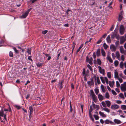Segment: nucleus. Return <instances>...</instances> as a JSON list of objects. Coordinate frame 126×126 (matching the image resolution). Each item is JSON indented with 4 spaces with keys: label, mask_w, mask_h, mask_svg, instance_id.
<instances>
[{
    "label": "nucleus",
    "mask_w": 126,
    "mask_h": 126,
    "mask_svg": "<svg viewBox=\"0 0 126 126\" xmlns=\"http://www.w3.org/2000/svg\"><path fill=\"white\" fill-rule=\"evenodd\" d=\"M82 73L83 76H84V78L86 79V76L87 75V74L85 72V70L84 68L83 69V72Z\"/></svg>",
    "instance_id": "20"
},
{
    "label": "nucleus",
    "mask_w": 126,
    "mask_h": 126,
    "mask_svg": "<svg viewBox=\"0 0 126 126\" xmlns=\"http://www.w3.org/2000/svg\"><path fill=\"white\" fill-rule=\"evenodd\" d=\"M4 110L5 111H9V112H11V109L10 107V106H9V107L8 109H6V108H4Z\"/></svg>",
    "instance_id": "31"
},
{
    "label": "nucleus",
    "mask_w": 126,
    "mask_h": 126,
    "mask_svg": "<svg viewBox=\"0 0 126 126\" xmlns=\"http://www.w3.org/2000/svg\"><path fill=\"white\" fill-rule=\"evenodd\" d=\"M94 91L96 94H97L99 93V91L98 89L97 88H95L94 89Z\"/></svg>",
    "instance_id": "43"
},
{
    "label": "nucleus",
    "mask_w": 126,
    "mask_h": 126,
    "mask_svg": "<svg viewBox=\"0 0 126 126\" xmlns=\"http://www.w3.org/2000/svg\"><path fill=\"white\" fill-rule=\"evenodd\" d=\"M103 45L104 48L105 49H106L108 47L106 44H104Z\"/></svg>",
    "instance_id": "54"
},
{
    "label": "nucleus",
    "mask_w": 126,
    "mask_h": 126,
    "mask_svg": "<svg viewBox=\"0 0 126 126\" xmlns=\"http://www.w3.org/2000/svg\"><path fill=\"white\" fill-rule=\"evenodd\" d=\"M124 65V64L123 62H121L120 63V67L121 68L123 69V68Z\"/></svg>",
    "instance_id": "34"
},
{
    "label": "nucleus",
    "mask_w": 126,
    "mask_h": 126,
    "mask_svg": "<svg viewBox=\"0 0 126 126\" xmlns=\"http://www.w3.org/2000/svg\"><path fill=\"white\" fill-rule=\"evenodd\" d=\"M111 92L113 95H117V94L116 92L113 90H111Z\"/></svg>",
    "instance_id": "49"
},
{
    "label": "nucleus",
    "mask_w": 126,
    "mask_h": 126,
    "mask_svg": "<svg viewBox=\"0 0 126 126\" xmlns=\"http://www.w3.org/2000/svg\"><path fill=\"white\" fill-rule=\"evenodd\" d=\"M89 116H90V118L92 120V121L93 122H94V119L93 118V117L92 116V115L91 113V112H89Z\"/></svg>",
    "instance_id": "37"
},
{
    "label": "nucleus",
    "mask_w": 126,
    "mask_h": 126,
    "mask_svg": "<svg viewBox=\"0 0 126 126\" xmlns=\"http://www.w3.org/2000/svg\"><path fill=\"white\" fill-rule=\"evenodd\" d=\"M93 109L92 108V106L91 105L90 106V110H89V112H91L92 111H93Z\"/></svg>",
    "instance_id": "60"
},
{
    "label": "nucleus",
    "mask_w": 126,
    "mask_h": 126,
    "mask_svg": "<svg viewBox=\"0 0 126 126\" xmlns=\"http://www.w3.org/2000/svg\"><path fill=\"white\" fill-rule=\"evenodd\" d=\"M107 41V42L110 43L111 42V40L110 39V36L109 35L106 38Z\"/></svg>",
    "instance_id": "25"
},
{
    "label": "nucleus",
    "mask_w": 126,
    "mask_h": 126,
    "mask_svg": "<svg viewBox=\"0 0 126 126\" xmlns=\"http://www.w3.org/2000/svg\"><path fill=\"white\" fill-rule=\"evenodd\" d=\"M101 88L103 92H105V90L104 86L103 85H101Z\"/></svg>",
    "instance_id": "42"
},
{
    "label": "nucleus",
    "mask_w": 126,
    "mask_h": 126,
    "mask_svg": "<svg viewBox=\"0 0 126 126\" xmlns=\"http://www.w3.org/2000/svg\"><path fill=\"white\" fill-rule=\"evenodd\" d=\"M83 46V44H82L79 47L78 49L77 50L76 53V54H77V53L79 52L80 51V49Z\"/></svg>",
    "instance_id": "33"
},
{
    "label": "nucleus",
    "mask_w": 126,
    "mask_h": 126,
    "mask_svg": "<svg viewBox=\"0 0 126 126\" xmlns=\"http://www.w3.org/2000/svg\"><path fill=\"white\" fill-rule=\"evenodd\" d=\"M111 63H112L113 61L111 58L109 56V55H108L107 56L106 58Z\"/></svg>",
    "instance_id": "18"
},
{
    "label": "nucleus",
    "mask_w": 126,
    "mask_h": 126,
    "mask_svg": "<svg viewBox=\"0 0 126 126\" xmlns=\"http://www.w3.org/2000/svg\"><path fill=\"white\" fill-rule=\"evenodd\" d=\"M98 97L100 101H102L104 98V97L100 94H98Z\"/></svg>",
    "instance_id": "12"
},
{
    "label": "nucleus",
    "mask_w": 126,
    "mask_h": 126,
    "mask_svg": "<svg viewBox=\"0 0 126 126\" xmlns=\"http://www.w3.org/2000/svg\"><path fill=\"white\" fill-rule=\"evenodd\" d=\"M9 56L11 57H13V52L11 51H10L9 52Z\"/></svg>",
    "instance_id": "46"
},
{
    "label": "nucleus",
    "mask_w": 126,
    "mask_h": 126,
    "mask_svg": "<svg viewBox=\"0 0 126 126\" xmlns=\"http://www.w3.org/2000/svg\"><path fill=\"white\" fill-rule=\"evenodd\" d=\"M108 77L110 79L111 78V73L110 72H108L107 74Z\"/></svg>",
    "instance_id": "40"
},
{
    "label": "nucleus",
    "mask_w": 126,
    "mask_h": 126,
    "mask_svg": "<svg viewBox=\"0 0 126 126\" xmlns=\"http://www.w3.org/2000/svg\"><path fill=\"white\" fill-rule=\"evenodd\" d=\"M15 107L16 108H17L18 109H20L21 108V107L20 106L17 105H15Z\"/></svg>",
    "instance_id": "56"
},
{
    "label": "nucleus",
    "mask_w": 126,
    "mask_h": 126,
    "mask_svg": "<svg viewBox=\"0 0 126 126\" xmlns=\"http://www.w3.org/2000/svg\"><path fill=\"white\" fill-rule=\"evenodd\" d=\"M105 123L106 124H108L110 123L111 125H115L114 123L113 122L110 121L109 120L107 119L104 121Z\"/></svg>",
    "instance_id": "10"
},
{
    "label": "nucleus",
    "mask_w": 126,
    "mask_h": 126,
    "mask_svg": "<svg viewBox=\"0 0 126 126\" xmlns=\"http://www.w3.org/2000/svg\"><path fill=\"white\" fill-rule=\"evenodd\" d=\"M87 83L90 86H94V82H92L89 81H88Z\"/></svg>",
    "instance_id": "30"
},
{
    "label": "nucleus",
    "mask_w": 126,
    "mask_h": 126,
    "mask_svg": "<svg viewBox=\"0 0 126 126\" xmlns=\"http://www.w3.org/2000/svg\"><path fill=\"white\" fill-rule=\"evenodd\" d=\"M123 14V12H121L120 14L119 15L118 18V20L119 21H120L122 20L123 17V16H122V15Z\"/></svg>",
    "instance_id": "13"
},
{
    "label": "nucleus",
    "mask_w": 126,
    "mask_h": 126,
    "mask_svg": "<svg viewBox=\"0 0 126 126\" xmlns=\"http://www.w3.org/2000/svg\"><path fill=\"white\" fill-rule=\"evenodd\" d=\"M103 110L105 111L108 113H109L110 112V110L107 108H106V107L104 108H103Z\"/></svg>",
    "instance_id": "35"
},
{
    "label": "nucleus",
    "mask_w": 126,
    "mask_h": 126,
    "mask_svg": "<svg viewBox=\"0 0 126 126\" xmlns=\"http://www.w3.org/2000/svg\"><path fill=\"white\" fill-rule=\"evenodd\" d=\"M13 49L14 50L15 52L16 53H18V51L16 49V48L15 47H13Z\"/></svg>",
    "instance_id": "52"
},
{
    "label": "nucleus",
    "mask_w": 126,
    "mask_h": 126,
    "mask_svg": "<svg viewBox=\"0 0 126 126\" xmlns=\"http://www.w3.org/2000/svg\"><path fill=\"white\" fill-rule=\"evenodd\" d=\"M110 48L112 51L115 52L116 50V47L114 45L112 44L110 46Z\"/></svg>",
    "instance_id": "8"
},
{
    "label": "nucleus",
    "mask_w": 126,
    "mask_h": 126,
    "mask_svg": "<svg viewBox=\"0 0 126 126\" xmlns=\"http://www.w3.org/2000/svg\"><path fill=\"white\" fill-rule=\"evenodd\" d=\"M101 104L104 107H106V103H105L104 102L102 101L101 102Z\"/></svg>",
    "instance_id": "48"
},
{
    "label": "nucleus",
    "mask_w": 126,
    "mask_h": 126,
    "mask_svg": "<svg viewBox=\"0 0 126 126\" xmlns=\"http://www.w3.org/2000/svg\"><path fill=\"white\" fill-rule=\"evenodd\" d=\"M107 34L106 33H105V34H104L102 36V37H101V38H105V37L106 36H107Z\"/></svg>",
    "instance_id": "63"
},
{
    "label": "nucleus",
    "mask_w": 126,
    "mask_h": 126,
    "mask_svg": "<svg viewBox=\"0 0 126 126\" xmlns=\"http://www.w3.org/2000/svg\"><path fill=\"white\" fill-rule=\"evenodd\" d=\"M125 39L124 36L122 37L120 39V43L121 44H122L125 42Z\"/></svg>",
    "instance_id": "14"
},
{
    "label": "nucleus",
    "mask_w": 126,
    "mask_h": 126,
    "mask_svg": "<svg viewBox=\"0 0 126 126\" xmlns=\"http://www.w3.org/2000/svg\"><path fill=\"white\" fill-rule=\"evenodd\" d=\"M44 64V63H40L39 62L37 63H36V64L37 65V66L38 67H40L41 66H42L43 64Z\"/></svg>",
    "instance_id": "28"
},
{
    "label": "nucleus",
    "mask_w": 126,
    "mask_h": 126,
    "mask_svg": "<svg viewBox=\"0 0 126 126\" xmlns=\"http://www.w3.org/2000/svg\"><path fill=\"white\" fill-rule=\"evenodd\" d=\"M6 113L4 114V112L2 109L1 110H0V120H1V116L4 117V119H5L6 121H7L6 118Z\"/></svg>",
    "instance_id": "2"
},
{
    "label": "nucleus",
    "mask_w": 126,
    "mask_h": 126,
    "mask_svg": "<svg viewBox=\"0 0 126 126\" xmlns=\"http://www.w3.org/2000/svg\"><path fill=\"white\" fill-rule=\"evenodd\" d=\"M119 108V106L115 104L112 105L111 107V109L113 110L118 109Z\"/></svg>",
    "instance_id": "6"
},
{
    "label": "nucleus",
    "mask_w": 126,
    "mask_h": 126,
    "mask_svg": "<svg viewBox=\"0 0 126 126\" xmlns=\"http://www.w3.org/2000/svg\"><path fill=\"white\" fill-rule=\"evenodd\" d=\"M116 103L118 104H121L122 103V101L119 100H117L116 101Z\"/></svg>",
    "instance_id": "59"
},
{
    "label": "nucleus",
    "mask_w": 126,
    "mask_h": 126,
    "mask_svg": "<svg viewBox=\"0 0 126 126\" xmlns=\"http://www.w3.org/2000/svg\"><path fill=\"white\" fill-rule=\"evenodd\" d=\"M112 34L111 36V38H113L116 36L117 33L116 32H113L112 33Z\"/></svg>",
    "instance_id": "29"
},
{
    "label": "nucleus",
    "mask_w": 126,
    "mask_h": 126,
    "mask_svg": "<svg viewBox=\"0 0 126 126\" xmlns=\"http://www.w3.org/2000/svg\"><path fill=\"white\" fill-rule=\"evenodd\" d=\"M102 38H101L100 39L98 40V41L96 43L97 44H98L100 43L102 41Z\"/></svg>",
    "instance_id": "51"
},
{
    "label": "nucleus",
    "mask_w": 126,
    "mask_h": 126,
    "mask_svg": "<svg viewBox=\"0 0 126 126\" xmlns=\"http://www.w3.org/2000/svg\"><path fill=\"white\" fill-rule=\"evenodd\" d=\"M90 91V95L92 96L93 100L94 102H96L97 100V97L94 94L93 91V90H91Z\"/></svg>",
    "instance_id": "1"
},
{
    "label": "nucleus",
    "mask_w": 126,
    "mask_h": 126,
    "mask_svg": "<svg viewBox=\"0 0 126 126\" xmlns=\"http://www.w3.org/2000/svg\"><path fill=\"white\" fill-rule=\"evenodd\" d=\"M100 79L101 81L103 83H105V82L107 84L108 83V81L107 77H100Z\"/></svg>",
    "instance_id": "3"
},
{
    "label": "nucleus",
    "mask_w": 126,
    "mask_h": 126,
    "mask_svg": "<svg viewBox=\"0 0 126 126\" xmlns=\"http://www.w3.org/2000/svg\"><path fill=\"white\" fill-rule=\"evenodd\" d=\"M125 59L124 56L123 55H122L121 56V60L123 61H124Z\"/></svg>",
    "instance_id": "57"
},
{
    "label": "nucleus",
    "mask_w": 126,
    "mask_h": 126,
    "mask_svg": "<svg viewBox=\"0 0 126 126\" xmlns=\"http://www.w3.org/2000/svg\"><path fill=\"white\" fill-rule=\"evenodd\" d=\"M94 116L95 120H97L99 119V117L98 116L96 115H94Z\"/></svg>",
    "instance_id": "50"
},
{
    "label": "nucleus",
    "mask_w": 126,
    "mask_h": 126,
    "mask_svg": "<svg viewBox=\"0 0 126 126\" xmlns=\"http://www.w3.org/2000/svg\"><path fill=\"white\" fill-rule=\"evenodd\" d=\"M87 67L89 68V69L91 71H93V69L92 68L91 66L89 64H88L87 65Z\"/></svg>",
    "instance_id": "44"
},
{
    "label": "nucleus",
    "mask_w": 126,
    "mask_h": 126,
    "mask_svg": "<svg viewBox=\"0 0 126 126\" xmlns=\"http://www.w3.org/2000/svg\"><path fill=\"white\" fill-rule=\"evenodd\" d=\"M29 109L30 110V114L29 115V117H30L31 116L32 113L33 111V109L32 106H30L29 108Z\"/></svg>",
    "instance_id": "15"
},
{
    "label": "nucleus",
    "mask_w": 126,
    "mask_h": 126,
    "mask_svg": "<svg viewBox=\"0 0 126 126\" xmlns=\"http://www.w3.org/2000/svg\"><path fill=\"white\" fill-rule=\"evenodd\" d=\"M120 50L121 53L122 54L125 53L126 51L124 49L123 46H121L120 47Z\"/></svg>",
    "instance_id": "11"
},
{
    "label": "nucleus",
    "mask_w": 126,
    "mask_h": 126,
    "mask_svg": "<svg viewBox=\"0 0 126 126\" xmlns=\"http://www.w3.org/2000/svg\"><path fill=\"white\" fill-rule=\"evenodd\" d=\"M114 124L115 123L117 124H120L121 123V121L120 120H119L116 119H115L114 120Z\"/></svg>",
    "instance_id": "21"
},
{
    "label": "nucleus",
    "mask_w": 126,
    "mask_h": 126,
    "mask_svg": "<svg viewBox=\"0 0 126 126\" xmlns=\"http://www.w3.org/2000/svg\"><path fill=\"white\" fill-rule=\"evenodd\" d=\"M117 79H118L120 83H121L122 82L123 80L121 78H119V77L118 78H117Z\"/></svg>",
    "instance_id": "58"
},
{
    "label": "nucleus",
    "mask_w": 126,
    "mask_h": 126,
    "mask_svg": "<svg viewBox=\"0 0 126 126\" xmlns=\"http://www.w3.org/2000/svg\"><path fill=\"white\" fill-rule=\"evenodd\" d=\"M48 31L47 30H45L42 32V33L43 34H45Z\"/></svg>",
    "instance_id": "62"
},
{
    "label": "nucleus",
    "mask_w": 126,
    "mask_h": 126,
    "mask_svg": "<svg viewBox=\"0 0 126 126\" xmlns=\"http://www.w3.org/2000/svg\"><path fill=\"white\" fill-rule=\"evenodd\" d=\"M96 56L97 57H98L100 55V49H98L96 52Z\"/></svg>",
    "instance_id": "22"
},
{
    "label": "nucleus",
    "mask_w": 126,
    "mask_h": 126,
    "mask_svg": "<svg viewBox=\"0 0 126 126\" xmlns=\"http://www.w3.org/2000/svg\"><path fill=\"white\" fill-rule=\"evenodd\" d=\"M97 62L98 64L99 65H101V62L100 59H97Z\"/></svg>",
    "instance_id": "45"
},
{
    "label": "nucleus",
    "mask_w": 126,
    "mask_h": 126,
    "mask_svg": "<svg viewBox=\"0 0 126 126\" xmlns=\"http://www.w3.org/2000/svg\"><path fill=\"white\" fill-rule=\"evenodd\" d=\"M115 44L116 46H117L119 45V41H117L115 42Z\"/></svg>",
    "instance_id": "64"
},
{
    "label": "nucleus",
    "mask_w": 126,
    "mask_h": 126,
    "mask_svg": "<svg viewBox=\"0 0 126 126\" xmlns=\"http://www.w3.org/2000/svg\"><path fill=\"white\" fill-rule=\"evenodd\" d=\"M115 82L114 81H109V84L110 86L112 88L114 85Z\"/></svg>",
    "instance_id": "17"
},
{
    "label": "nucleus",
    "mask_w": 126,
    "mask_h": 126,
    "mask_svg": "<svg viewBox=\"0 0 126 126\" xmlns=\"http://www.w3.org/2000/svg\"><path fill=\"white\" fill-rule=\"evenodd\" d=\"M114 77L115 78H118L119 77L118 75V73L116 70H115L114 72Z\"/></svg>",
    "instance_id": "19"
},
{
    "label": "nucleus",
    "mask_w": 126,
    "mask_h": 126,
    "mask_svg": "<svg viewBox=\"0 0 126 126\" xmlns=\"http://www.w3.org/2000/svg\"><path fill=\"white\" fill-rule=\"evenodd\" d=\"M64 80H63L60 83H59L58 87L60 88V89H61L63 88L62 85L63 83Z\"/></svg>",
    "instance_id": "16"
},
{
    "label": "nucleus",
    "mask_w": 126,
    "mask_h": 126,
    "mask_svg": "<svg viewBox=\"0 0 126 126\" xmlns=\"http://www.w3.org/2000/svg\"><path fill=\"white\" fill-rule=\"evenodd\" d=\"M99 70L101 74H102L103 75L105 74V71L104 69H102V68L100 66H98V67Z\"/></svg>",
    "instance_id": "9"
},
{
    "label": "nucleus",
    "mask_w": 126,
    "mask_h": 126,
    "mask_svg": "<svg viewBox=\"0 0 126 126\" xmlns=\"http://www.w3.org/2000/svg\"><path fill=\"white\" fill-rule=\"evenodd\" d=\"M99 113L100 115L103 117H105L106 116L105 114H104L103 113L101 112V111H99Z\"/></svg>",
    "instance_id": "26"
},
{
    "label": "nucleus",
    "mask_w": 126,
    "mask_h": 126,
    "mask_svg": "<svg viewBox=\"0 0 126 126\" xmlns=\"http://www.w3.org/2000/svg\"><path fill=\"white\" fill-rule=\"evenodd\" d=\"M29 14L27 13L26 12L25 13L23 14L21 16V17L22 18H25Z\"/></svg>",
    "instance_id": "24"
},
{
    "label": "nucleus",
    "mask_w": 126,
    "mask_h": 126,
    "mask_svg": "<svg viewBox=\"0 0 126 126\" xmlns=\"http://www.w3.org/2000/svg\"><path fill=\"white\" fill-rule=\"evenodd\" d=\"M101 52L102 55L103 56L105 57L106 56V53L103 49H101Z\"/></svg>",
    "instance_id": "32"
},
{
    "label": "nucleus",
    "mask_w": 126,
    "mask_h": 126,
    "mask_svg": "<svg viewBox=\"0 0 126 126\" xmlns=\"http://www.w3.org/2000/svg\"><path fill=\"white\" fill-rule=\"evenodd\" d=\"M106 104L107 106L109 107H110L111 105V102L109 100H107L105 101Z\"/></svg>",
    "instance_id": "23"
},
{
    "label": "nucleus",
    "mask_w": 126,
    "mask_h": 126,
    "mask_svg": "<svg viewBox=\"0 0 126 126\" xmlns=\"http://www.w3.org/2000/svg\"><path fill=\"white\" fill-rule=\"evenodd\" d=\"M93 58L94 59H95L96 58V53H95V52H94L93 54Z\"/></svg>",
    "instance_id": "61"
},
{
    "label": "nucleus",
    "mask_w": 126,
    "mask_h": 126,
    "mask_svg": "<svg viewBox=\"0 0 126 126\" xmlns=\"http://www.w3.org/2000/svg\"><path fill=\"white\" fill-rule=\"evenodd\" d=\"M114 64L115 67H117L119 64V62L117 60H115L114 62Z\"/></svg>",
    "instance_id": "38"
},
{
    "label": "nucleus",
    "mask_w": 126,
    "mask_h": 126,
    "mask_svg": "<svg viewBox=\"0 0 126 126\" xmlns=\"http://www.w3.org/2000/svg\"><path fill=\"white\" fill-rule=\"evenodd\" d=\"M121 108L122 110H126V105H122L121 106Z\"/></svg>",
    "instance_id": "36"
},
{
    "label": "nucleus",
    "mask_w": 126,
    "mask_h": 126,
    "mask_svg": "<svg viewBox=\"0 0 126 126\" xmlns=\"http://www.w3.org/2000/svg\"><path fill=\"white\" fill-rule=\"evenodd\" d=\"M119 96L120 98H121L123 99L125 98V97L123 95V94L122 93H120V94H119Z\"/></svg>",
    "instance_id": "41"
},
{
    "label": "nucleus",
    "mask_w": 126,
    "mask_h": 126,
    "mask_svg": "<svg viewBox=\"0 0 126 126\" xmlns=\"http://www.w3.org/2000/svg\"><path fill=\"white\" fill-rule=\"evenodd\" d=\"M76 45V44L75 42L74 41L72 45V47L73 48V49H74Z\"/></svg>",
    "instance_id": "55"
},
{
    "label": "nucleus",
    "mask_w": 126,
    "mask_h": 126,
    "mask_svg": "<svg viewBox=\"0 0 126 126\" xmlns=\"http://www.w3.org/2000/svg\"><path fill=\"white\" fill-rule=\"evenodd\" d=\"M94 78L95 84L96 85V82H97L98 84H99L101 82L99 80V78L98 76L96 77L95 75H94Z\"/></svg>",
    "instance_id": "7"
},
{
    "label": "nucleus",
    "mask_w": 126,
    "mask_h": 126,
    "mask_svg": "<svg viewBox=\"0 0 126 126\" xmlns=\"http://www.w3.org/2000/svg\"><path fill=\"white\" fill-rule=\"evenodd\" d=\"M125 30V28L124 26L123 25H121L120 27L119 32L121 35L124 33Z\"/></svg>",
    "instance_id": "5"
},
{
    "label": "nucleus",
    "mask_w": 126,
    "mask_h": 126,
    "mask_svg": "<svg viewBox=\"0 0 126 126\" xmlns=\"http://www.w3.org/2000/svg\"><path fill=\"white\" fill-rule=\"evenodd\" d=\"M121 90L124 91H126V82H125L124 83L121 84L120 87Z\"/></svg>",
    "instance_id": "4"
},
{
    "label": "nucleus",
    "mask_w": 126,
    "mask_h": 126,
    "mask_svg": "<svg viewBox=\"0 0 126 126\" xmlns=\"http://www.w3.org/2000/svg\"><path fill=\"white\" fill-rule=\"evenodd\" d=\"M116 82V86L118 87H119L120 86V84L119 82L118 81H117Z\"/></svg>",
    "instance_id": "53"
},
{
    "label": "nucleus",
    "mask_w": 126,
    "mask_h": 126,
    "mask_svg": "<svg viewBox=\"0 0 126 126\" xmlns=\"http://www.w3.org/2000/svg\"><path fill=\"white\" fill-rule=\"evenodd\" d=\"M116 54L117 58L118 59L120 58V55L119 52L118 51H116Z\"/></svg>",
    "instance_id": "39"
},
{
    "label": "nucleus",
    "mask_w": 126,
    "mask_h": 126,
    "mask_svg": "<svg viewBox=\"0 0 126 126\" xmlns=\"http://www.w3.org/2000/svg\"><path fill=\"white\" fill-rule=\"evenodd\" d=\"M93 59L91 57L88 60V63L91 65H92L93 64L92 61Z\"/></svg>",
    "instance_id": "27"
},
{
    "label": "nucleus",
    "mask_w": 126,
    "mask_h": 126,
    "mask_svg": "<svg viewBox=\"0 0 126 126\" xmlns=\"http://www.w3.org/2000/svg\"><path fill=\"white\" fill-rule=\"evenodd\" d=\"M105 97L106 98H108L110 96L109 95L108 92H106L105 94Z\"/></svg>",
    "instance_id": "47"
}]
</instances>
